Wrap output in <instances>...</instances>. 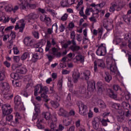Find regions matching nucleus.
<instances>
[{
    "mask_svg": "<svg viewBox=\"0 0 131 131\" xmlns=\"http://www.w3.org/2000/svg\"><path fill=\"white\" fill-rule=\"evenodd\" d=\"M3 114L4 116L10 115L13 112V108L9 104H3L2 106Z\"/></svg>",
    "mask_w": 131,
    "mask_h": 131,
    "instance_id": "obj_1",
    "label": "nucleus"
},
{
    "mask_svg": "<svg viewBox=\"0 0 131 131\" xmlns=\"http://www.w3.org/2000/svg\"><path fill=\"white\" fill-rule=\"evenodd\" d=\"M78 107H79V113L81 115L83 116H85V115H88V106L85 105V104H83L81 101L79 102L78 103Z\"/></svg>",
    "mask_w": 131,
    "mask_h": 131,
    "instance_id": "obj_2",
    "label": "nucleus"
},
{
    "mask_svg": "<svg viewBox=\"0 0 131 131\" xmlns=\"http://www.w3.org/2000/svg\"><path fill=\"white\" fill-rule=\"evenodd\" d=\"M106 66L113 73H115L117 71V67L115 63H113V61L111 59H106Z\"/></svg>",
    "mask_w": 131,
    "mask_h": 131,
    "instance_id": "obj_3",
    "label": "nucleus"
},
{
    "mask_svg": "<svg viewBox=\"0 0 131 131\" xmlns=\"http://www.w3.org/2000/svg\"><path fill=\"white\" fill-rule=\"evenodd\" d=\"M94 63L95 72H97V71H98V68H100V69H104V68H106V64L102 59H99L97 61H94Z\"/></svg>",
    "mask_w": 131,
    "mask_h": 131,
    "instance_id": "obj_4",
    "label": "nucleus"
},
{
    "mask_svg": "<svg viewBox=\"0 0 131 131\" xmlns=\"http://www.w3.org/2000/svg\"><path fill=\"white\" fill-rule=\"evenodd\" d=\"M14 102L15 105L14 107L15 110H17L19 107H20L21 109H23V102H22V100H21V97L19 95H17L14 97Z\"/></svg>",
    "mask_w": 131,
    "mask_h": 131,
    "instance_id": "obj_5",
    "label": "nucleus"
},
{
    "mask_svg": "<svg viewBox=\"0 0 131 131\" xmlns=\"http://www.w3.org/2000/svg\"><path fill=\"white\" fill-rule=\"evenodd\" d=\"M50 129H45V131H60L64 129V126L62 124L59 125V128L57 126L56 123L52 122L50 124Z\"/></svg>",
    "mask_w": 131,
    "mask_h": 131,
    "instance_id": "obj_6",
    "label": "nucleus"
},
{
    "mask_svg": "<svg viewBox=\"0 0 131 131\" xmlns=\"http://www.w3.org/2000/svg\"><path fill=\"white\" fill-rule=\"evenodd\" d=\"M30 8L32 10L35 9L36 8V5L35 4H29L28 3L23 4L21 3L19 5V9L20 10H25V11H27V7Z\"/></svg>",
    "mask_w": 131,
    "mask_h": 131,
    "instance_id": "obj_7",
    "label": "nucleus"
},
{
    "mask_svg": "<svg viewBox=\"0 0 131 131\" xmlns=\"http://www.w3.org/2000/svg\"><path fill=\"white\" fill-rule=\"evenodd\" d=\"M39 17V15L35 13V12H32V13H30L29 14H28L26 16V18H27V20L28 23H30L31 20H33V21H34V20H36V19H38Z\"/></svg>",
    "mask_w": 131,
    "mask_h": 131,
    "instance_id": "obj_8",
    "label": "nucleus"
},
{
    "mask_svg": "<svg viewBox=\"0 0 131 131\" xmlns=\"http://www.w3.org/2000/svg\"><path fill=\"white\" fill-rule=\"evenodd\" d=\"M40 20L42 22H45V23L47 24V26L51 25V23H52L51 18L48 17L47 15L45 14H42L40 16Z\"/></svg>",
    "mask_w": 131,
    "mask_h": 131,
    "instance_id": "obj_9",
    "label": "nucleus"
},
{
    "mask_svg": "<svg viewBox=\"0 0 131 131\" xmlns=\"http://www.w3.org/2000/svg\"><path fill=\"white\" fill-rule=\"evenodd\" d=\"M49 92V88L47 86H44L43 89H41V90L39 91L38 94H40L41 98L43 99H47L48 98V92Z\"/></svg>",
    "mask_w": 131,
    "mask_h": 131,
    "instance_id": "obj_10",
    "label": "nucleus"
},
{
    "mask_svg": "<svg viewBox=\"0 0 131 131\" xmlns=\"http://www.w3.org/2000/svg\"><path fill=\"white\" fill-rule=\"evenodd\" d=\"M106 95L111 99H114V100L117 99V94L114 92L111 89H106Z\"/></svg>",
    "mask_w": 131,
    "mask_h": 131,
    "instance_id": "obj_11",
    "label": "nucleus"
},
{
    "mask_svg": "<svg viewBox=\"0 0 131 131\" xmlns=\"http://www.w3.org/2000/svg\"><path fill=\"white\" fill-rule=\"evenodd\" d=\"M88 89L91 92H94L96 90V82L94 80L91 81H88Z\"/></svg>",
    "mask_w": 131,
    "mask_h": 131,
    "instance_id": "obj_12",
    "label": "nucleus"
},
{
    "mask_svg": "<svg viewBox=\"0 0 131 131\" xmlns=\"http://www.w3.org/2000/svg\"><path fill=\"white\" fill-rule=\"evenodd\" d=\"M96 13H93L92 16L89 18L90 21L91 22H93L94 23H96L97 22V19L99 18V13L100 10H98V9H96Z\"/></svg>",
    "mask_w": 131,
    "mask_h": 131,
    "instance_id": "obj_13",
    "label": "nucleus"
},
{
    "mask_svg": "<svg viewBox=\"0 0 131 131\" xmlns=\"http://www.w3.org/2000/svg\"><path fill=\"white\" fill-rule=\"evenodd\" d=\"M73 81L74 83H77L78 82V79H79V77H80V75H79V72H78V70H76L73 72Z\"/></svg>",
    "mask_w": 131,
    "mask_h": 131,
    "instance_id": "obj_14",
    "label": "nucleus"
},
{
    "mask_svg": "<svg viewBox=\"0 0 131 131\" xmlns=\"http://www.w3.org/2000/svg\"><path fill=\"white\" fill-rule=\"evenodd\" d=\"M106 53H107L106 48H102L101 47H99L96 51V54L97 56H105V55H106Z\"/></svg>",
    "mask_w": 131,
    "mask_h": 131,
    "instance_id": "obj_15",
    "label": "nucleus"
},
{
    "mask_svg": "<svg viewBox=\"0 0 131 131\" xmlns=\"http://www.w3.org/2000/svg\"><path fill=\"white\" fill-rule=\"evenodd\" d=\"M16 72L20 74H26L27 69L22 65H19L18 69L16 70Z\"/></svg>",
    "mask_w": 131,
    "mask_h": 131,
    "instance_id": "obj_16",
    "label": "nucleus"
},
{
    "mask_svg": "<svg viewBox=\"0 0 131 131\" xmlns=\"http://www.w3.org/2000/svg\"><path fill=\"white\" fill-rule=\"evenodd\" d=\"M70 38L72 40L68 41V45H71V43L75 45V32L74 31H72L71 32Z\"/></svg>",
    "mask_w": 131,
    "mask_h": 131,
    "instance_id": "obj_17",
    "label": "nucleus"
},
{
    "mask_svg": "<svg viewBox=\"0 0 131 131\" xmlns=\"http://www.w3.org/2000/svg\"><path fill=\"white\" fill-rule=\"evenodd\" d=\"M118 9H120V8H119L118 6H117V4H116V3L115 2L113 3L112 4V6L110 8V12H111V13H112L113 12H114L115 10H116L117 11H119Z\"/></svg>",
    "mask_w": 131,
    "mask_h": 131,
    "instance_id": "obj_18",
    "label": "nucleus"
},
{
    "mask_svg": "<svg viewBox=\"0 0 131 131\" xmlns=\"http://www.w3.org/2000/svg\"><path fill=\"white\" fill-rule=\"evenodd\" d=\"M123 20L128 24L131 25V16L129 15H125L123 16Z\"/></svg>",
    "mask_w": 131,
    "mask_h": 131,
    "instance_id": "obj_19",
    "label": "nucleus"
},
{
    "mask_svg": "<svg viewBox=\"0 0 131 131\" xmlns=\"http://www.w3.org/2000/svg\"><path fill=\"white\" fill-rule=\"evenodd\" d=\"M73 45L70 47V49L72 51V52H76L80 49V47L76 45V41H75V44L71 43Z\"/></svg>",
    "mask_w": 131,
    "mask_h": 131,
    "instance_id": "obj_20",
    "label": "nucleus"
},
{
    "mask_svg": "<svg viewBox=\"0 0 131 131\" xmlns=\"http://www.w3.org/2000/svg\"><path fill=\"white\" fill-rule=\"evenodd\" d=\"M97 119L99 120V118H95L94 119V120L92 121V125L94 129H98L99 126H100V124L98 122H97Z\"/></svg>",
    "mask_w": 131,
    "mask_h": 131,
    "instance_id": "obj_21",
    "label": "nucleus"
},
{
    "mask_svg": "<svg viewBox=\"0 0 131 131\" xmlns=\"http://www.w3.org/2000/svg\"><path fill=\"white\" fill-rule=\"evenodd\" d=\"M58 115H59V116H62V117H68L67 112L64 110L62 107L59 109Z\"/></svg>",
    "mask_w": 131,
    "mask_h": 131,
    "instance_id": "obj_22",
    "label": "nucleus"
},
{
    "mask_svg": "<svg viewBox=\"0 0 131 131\" xmlns=\"http://www.w3.org/2000/svg\"><path fill=\"white\" fill-rule=\"evenodd\" d=\"M39 89H40V91L41 89L43 90V86H42V84H37L35 86V88L34 90V96H35L36 97V96H37V93H38V91H39Z\"/></svg>",
    "mask_w": 131,
    "mask_h": 131,
    "instance_id": "obj_23",
    "label": "nucleus"
},
{
    "mask_svg": "<svg viewBox=\"0 0 131 131\" xmlns=\"http://www.w3.org/2000/svg\"><path fill=\"white\" fill-rule=\"evenodd\" d=\"M122 107L123 108H124V109H127V110H131V106L129 103L125 102V101H123L121 103Z\"/></svg>",
    "mask_w": 131,
    "mask_h": 131,
    "instance_id": "obj_24",
    "label": "nucleus"
},
{
    "mask_svg": "<svg viewBox=\"0 0 131 131\" xmlns=\"http://www.w3.org/2000/svg\"><path fill=\"white\" fill-rule=\"evenodd\" d=\"M42 115L43 117H45L46 120L52 121V115H51V113L49 112H46V113L43 114Z\"/></svg>",
    "mask_w": 131,
    "mask_h": 131,
    "instance_id": "obj_25",
    "label": "nucleus"
},
{
    "mask_svg": "<svg viewBox=\"0 0 131 131\" xmlns=\"http://www.w3.org/2000/svg\"><path fill=\"white\" fill-rule=\"evenodd\" d=\"M98 120L99 121L101 122V124L102 125H103V126H107V125H108V124L107 123V122H110V121L108 119H105L104 118L99 119Z\"/></svg>",
    "mask_w": 131,
    "mask_h": 131,
    "instance_id": "obj_26",
    "label": "nucleus"
},
{
    "mask_svg": "<svg viewBox=\"0 0 131 131\" xmlns=\"http://www.w3.org/2000/svg\"><path fill=\"white\" fill-rule=\"evenodd\" d=\"M35 106L34 111L36 113H40V106H41L39 103H34Z\"/></svg>",
    "mask_w": 131,
    "mask_h": 131,
    "instance_id": "obj_27",
    "label": "nucleus"
},
{
    "mask_svg": "<svg viewBox=\"0 0 131 131\" xmlns=\"http://www.w3.org/2000/svg\"><path fill=\"white\" fill-rule=\"evenodd\" d=\"M83 76L85 80H89L91 76V71L87 70L83 73Z\"/></svg>",
    "mask_w": 131,
    "mask_h": 131,
    "instance_id": "obj_28",
    "label": "nucleus"
},
{
    "mask_svg": "<svg viewBox=\"0 0 131 131\" xmlns=\"http://www.w3.org/2000/svg\"><path fill=\"white\" fill-rule=\"evenodd\" d=\"M98 91L99 92L100 94L103 93V84L101 82H98L97 83Z\"/></svg>",
    "mask_w": 131,
    "mask_h": 131,
    "instance_id": "obj_29",
    "label": "nucleus"
},
{
    "mask_svg": "<svg viewBox=\"0 0 131 131\" xmlns=\"http://www.w3.org/2000/svg\"><path fill=\"white\" fill-rule=\"evenodd\" d=\"M105 80L106 81V82H110V81L111 79H112V77H111V75H110V74L108 73V72H105Z\"/></svg>",
    "mask_w": 131,
    "mask_h": 131,
    "instance_id": "obj_30",
    "label": "nucleus"
},
{
    "mask_svg": "<svg viewBox=\"0 0 131 131\" xmlns=\"http://www.w3.org/2000/svg\"><path fill=\"white\" fill-rule=\"evenodd\" d=\"M10 76L11 78H13L15 80H18L20 78V77L19 76V74L18 73H12L10 74Z\"/></svg>",
    "mask_w": 131,
    "mask_h": 131,
    "instance_id": "obj_31",
    "label": "nucleus"
},
{
    "mask_svg": "<svg viewBox=\"0 0 131 131\" xmlns=\"http://www.w3.org/2000/svg\"><path fill=\"white\" fill-rule=\"evenodd\" d=\"M50 104L53 107V108H55V109H57L59 106H60V104L58 103L57 101H54L53 100L50 101Z\"/></svg>",
    "mask_w": 131,
    "mask_h": 131,
    "instance_id": "obj_32",
    "label": "nucleus"
},
{
    "mask_svg": "<svg viewBox=\"0 0 131 131\" xmlns=\"http://www.w3.org/2000/svg\"><path fill=\"white\" fill-rule=\"evenodd\" d=\"M5 78H6V73H5V71H0V81L5 80Z\"/></svg>",
    "mask_w": 131,
    "mask_h": 131,
    "instance_id": "obj_33",
    "label": "nucleus"
},
{
    "mask_svg": "<svg viewBox=\"0 0 131 131\" xmlns=\"http://www.w3.org/2000/svg\"><path fill=\"white\" fill-rule=\"evenodd\" d=\"M29 57V53L28 52H25L21 57V60L22 61H24V60H26L27 58Z\"/></svg>",
    "mask_w": 131,
    "mask_h": 131,
    "instance_id": "obj_34",
    "label": "nucleus"
},
{
    "mask_svg": "<svg viewBox=\"0 0 131 131\" xmlns=\"http://www.w3.org/2000/svg\"><path fill=\"white\" fill-rule=\"evenodd\" d=\"M60 3L61 6L62 8H66L67 7H69V5H68V1H67V0H62Z\"/></svg>",
    "mask_w": 131,
    "mask_h": 131,
    "instance_id": "obj_35",
    "label": "nucleus"
},
{
    "mask_svg": "<svg viewBox=\"0 0 131 131\" xmlns=\"http://www.w3.org/2000/svg\"><path fill=\"white\" fill-rule=\"evenodd\" d=\"M24 43L27 47H30V38L29 37H26L24 39Z\"/></svg>",
    "mask_w": 131,
    "mask_h": 131,
    "instance_id": "obj_36",
    "label": "nucleus"
},
{
    "mask_svg": "<svg viewBox=\"0 0 131 131\" xmlns=\"http://www.w3.org/2000/svg\"><path fill=\"white\" fill-rule=\"evenodd\" d=\"M37 60H38V54L35 53L34 54H33V56L32 58V62H33V63H35V62H36Z\"/></svg>",
    "mask_w": 131,
    "mask_h": 131,
    "instance_id": "obj_37",
    "label": "nucleus"
},
{
    "mask_svg": "<svg viewBox=\"0 0 131 131\" xmlns=\"http://www.w3.org/2000/svg\"><path fill=\"white\" fill-rule=\"evenodd\" d=\"M57 85L59 88V91H62V85H63V79H61L60 80H58L57 83Z\"/></svg>",
    "mask_w": 131,
    "mask_h": 131,
    "instance_id": "obj_38",
    "label": "nucleus"
},
{
    "mask_svg": "<svg viewBox=\"0 0 131 131\" xmlns=\"http://www.w3.org/2000/svg\"><path fill=\"white\" fill-rule=\"evenodd\" d=\"M2 88L3 89H4V90H6L7 91V90H9V89H10V85L7 82H3L2 83Z\"/></svg>",
    "mask_w": 131,
    "mask_h": 131,
    "instance_id": "obj_39",
    "label": "nucleus"
},
{
    "mask_svg": "<svg viewBox=\"0 0 131 131\" xmlns=\"http://www.w3.org/2000/svg\"><path fill=\"white\" fill-rule=\"evenodd\" d=\"M90 12H95V11H94V9H93V8H87L85 11V15H86V16H90V15H91Z\"/></svg>",
    "mask_w": 131,
    "mask_h": 131,
    "instance_id": "obj_40",
    "label": "nucleus"
},
{
    "mask_svg": "<svg viewBox=\"0 0 131 131\" xmlns=\"http://www.w3.org/2000/svg\"><path fill=\"white\" fill-rule=\"evenodd\" d=\"M99 107L101 109L106 108V103H105V102L101 100L99 103Z\"/></svg>",
    "mask_w": 131,
    "mask_h": 131,
    "instance_id": "obj_41",
    "label": "nucleus"
},
{
    "mask_svg": "<svg viewBox=\"0 0 131 131\" xmlns=\"http://www.w3.org/2000/svg\"><path fill=\"white\" fill-rule=\"evenodd\" d=\"M20 66L18 64H12L11 66V69L13 71H15V70H17V69H19V67Z\"/></svg>",
    "mask_w": 131,
    "mask_h": 131,
    "instance_id": "obj_42",
    "label": "nucleus"
},
{
    "mask_svg": "<svg viewBox=\"0 0 131 131\" xmlns=\"http://www.w3.org/2000/svg\"><path fill=\"white\" fill-rule=\"evenodd\" d=\"M32 34L35 38H36L37 39L39 38V33L38 32L33 31Z\"/></svg>",
    "mask_w": 131,
    "mask_h": 131,
    "instance_id": "obj_43",
    "label": "nucleus"
},
{
    "mask_svg": "<svg viewBox=\"0 0 131 131\" xmlns=\"http://www.w3.org/2000/svg\"><path fill=\"white\" fill-rule=\"evenodd\" d=\"M79 94H81L82 95L85 94V88L84 87H80L79 88Z\"/></svg>",
    "mask_w": 131,
    "mask_h": 131,
    "instance_id": "obj_44",
    "label": "nucleus"
},
{
    "mask_svg": "<svg viewBox=\"0 0 131 131\" xmlns=\"http://www.w3.org/2000/svg\"><path fill=\"white\" fill-rule=\"evenodd\" d=\"M114 43H115V45H119L121 42V38H116L114 39L113 41Z\"/></svg>",
    "mask_w": 131,
    "mask_h": 131,
    "instance_id": "obj_45",
    "label": "nucleus"
},
{
    "mask_svg": "<svg viewBox=\"0 0 131 131\" xmlns=\"http://www.w3.org/2000/svg\"><path fill=\"white\" fill-rule=\"evenodd\" d=\"M98 40H100L101 39V38L102 37V33H103V30L102 29H98Z\"/></svg>",
    "mask_w": 131,
    "mask_h": 131,
    "instance_id": "obj_46",
    "label": "nucleus"
},
{
    "mask_svg": "<svg viewBox=\"0 0 131 131\" xmlns=\"http://www.w3.org/2000/svg\"><path fill=\"white\" fill-rule=\"evenodd\" d=\"M112 107L114 109H116L117 110H119V108H120V104H117V103H114L112 104Z\"/></svg>",
    "mask_w": 131,
    "mask_h": 131,
    "instance_id": "obj_47",
    "label": "nucleus"
},
{
    "mask_svg": "<svg viewBox=\"0 0 131 131\" xmlns=\"http://www.w3.org/2000/svg\"><path fill=\"white\" fill-rule=\"evenodd\" d=\"M6 119L7 121H9V122H11L13 120V115H7L6 117Z\"/></svg>",
    "mask_w": 131,
    "mask_h": 131,
    "instance_id": "obj_48",
    "label": "nucleus"
},
{
    "mask_svg": "<svg viewBox=\"0 0 131 131\" xmlns=\"http://www.w3.org/2000/svg\"><path fill=\"white\" fill-rule=\"evenodd\" d=\"M20 94L21 95H22V96H24V97H26V98H28V96H29V95H28V93L25 90L22 91Z\"/></svg>",
    "mask_w": 131,
    "mask_h": 131,
    "instance_id": "obj_49",
    "label": "nucleus"
},
{
    "mask_svg": "<svg viewBox=\"0 0 131 131\" xmlns=\"http://www.w3.org/2000/svg\"><path fill=\"white\" fill-rule=\"evenodd\" d=\"M25 27V24L24 23H21L19 27V32H23V30H24V28Z\"/></svg>",
    "mask_w": 131,
    "mask_h": 131,
    "instance_id": "obj_50",
    "label": "nucleus"
},
{
    "mask_svg": "<svg viewBox=\"0 0 131 131\" xmlns=\"http://www.w3.org/2000/svg\"><path fill=\"white\" fill-rule=\"evenodd\" d=\"M78 60L81 63H83L84 62V56L82 55H78Z\"/></svg>",
    "mask_w": 131,
    "mask_h": 131,
    "instance_id": "obj_51",
    "label": "nucleus"
},
{
    "mask_svg": "<svg viewBox=\"0 0 131 131\" xmlns=\"http://www.w3.org/2000/svg\"><path fill=\"white\" fill-rule=\"evenodd\" d=\"M67 18H68V14L66 13L61 17L60 20H61V21H66V20H67Z\"/></svg>",
    "mask_w": 131,
    "mask_h": 131,
    "instance_id": "obj_52",
    "label": "nucleus"
},
{
    "mask_svg": "<svg viewBox=\"0 0 131 131\" xmlns=\"http://www.w3.org/2000/svg\"><path fill=\"white\" fill-rule=\"evenodd\" d=\"M20 5H21V4H18V6H14V7L13 8L11 9V10H12V11H13V13H15L16 11H18V10H19V8H20Z\"/></svg>",
    "mask_w": 131,
    "mask_h": 131,
    "instance_id": "obj_53",
    "label": "nucleus"
},
{
    "mask_svg": "<svg viewBox=\"0 0 131 131\" xmlns=\"http://www.w3.org/2000/svg\"><path fill=\"white\" fill-rule=\"evenodd\" d=\"M38 120H39L38 119V121H37V126L38 128H39V129H41L43 128V125H41V124L39 123V121Z\"/></svg>",
    "mask_w": 131,
    "mask_h": 131,
    "instance_id": "obj_54",
    "label": "nucleus"
},
{
    "mask_svg": "<svg viewBox=\"0 0 131 131\" xmlns=\"http://www.w3.org/2000/svg\"><path fill=\"white\" fill-rule=\"evenodd\" d=\"M83 4V0H80L79 2H78L77 6V10L78 11H79L80 9L79 8L80 6H81Z\"/></svg>",
    "mask_w": 131,
    "mask_h": 131,
    "instance_id": "obj_55",
    "label": "nucleus"
},
{
    "mask_svg": "<svg viewBox=\"0 0 131 131\" xmlns=\"http://www.w3.org/2000/svg\"><path fill=\"white\" fill-rule=\"evenodd\" d=\"M123 94H124V95H123V96H124V95H125V100H126V101H128V100H129V98H130L129 94L125 95V91H123Z\"/></svg>",
    "mask_w": 131,
    "mask_h": 131,
    "instance_id": "obj_56",
    "label": "nucleus"
},
{
    "mask_svg": "<svg viewBox=\"0 0 131 131\" xmlns=\"http://www.w3.org/2000/svg\"><path fill=\"white\" fill-rule=\"evenodd\" d=\"M83 9H84V7L83 6L81 8V10H79V14L81 17L84 15V13H83Z\"/></svg>",
    "mask_w": 131,
    "mask_h": 131,
    "instance_id": "obj_57",
    "label": "nucleus"
},
{
    "mask_svg": "<svg viewBox=\"0 0 131 131\" xmlns=\"http://www.w3.org/2000/svg\"><path fill=\"white\" fill-rule=\"evenodd\" d=\"M4 29H5V27H1L0 28V36H3L4 35Z\"/></svg>",
    "mask_w": 131,
    "mask_h": 131,
    "instance_id": "obj_58",
    "label": "nucleus"
},
{
    "mask_svg": "<svg viewBox=\"0 0 131 131\" xmlns=\"http://www.w3.org/2000/svg\"><path fill=\"white\" fill-rule=\"evenodd\" d=\"M53 55L56 58H60L61 56H62V54H61V52H56L53 54Z\"/></svg>",
    "mask_w": 131,
    "mask_h": 131,
    "instance_id": "obj_59",
    "label": "nucleus"
},
{
    "mask_svg": "<svg viewBox=\"0 0 131 131\" xmlns=\"http://www.w3.org/2000/svg\"><path fill=\"white\" fill-rule=\"evenodd\" d=\"M46 57H47L49 62H52V61H53V59H54L53 56L50 55L49 54H46Z\"/></svg>",
    "mask_w": 131,
    "mask_h": 131,
    "instance_id": "obj_60",
    "label": "nucleus"
},
{
    "mask_svg": "<svg viewBox=\"0 0 131 131\" xmlns=\"http://www.w3.org/2000/svg\"><path fill=\"white\" fill-rule=\"evenodd\" d=\"M106 5V2H103L100 4L96 5V6H98L99 8H103V7Z\"/></svg>",
    "mask_w": 131,
    "mask_h": 131,
    "instance_id": "obj_61",
    "label": "nucleus"
},
{
    "mask_svg": "<svg viewBox=\"0 0 131 131\" xmlns=\"http://www.w3.org/2000/svg\"><path fill=\"white\" fill-rule=\"evenodd\" d=\"M59 29L60 32H63V31L65 30V27L64 26V25L61 24V26L59 27Z\"/></svg>",
    "mask_w": 131,
    "mask_h": 131,
    "instance_id": "obj_62",
    "label": "nucleus"
},
{
    "mask_svg": "<svg viewBox=\"0 0 131 131\" xmlns=\"http://www.w3.org/2000/svg\"><path fill=\"white\" fill-rule=\"evenodd\" d=\"M13 50L14 51V54L15 55H17V54L19 53V50H18V48L17 47H13Z\"/></svg>",
    "mask_w": 131,
    "mask_h": 131,
    "instance_id": "obj_63",
    "label": "nucleus"
},
{
    "mask_svg": "<svg viewBox=\"0 0 131 131\" xmlns=\"http://www.w3.org/2000/svg\"><path fill=\"white\" fill-rule=\"evenodd\" d=\"M124 120V118L122 116H121L118 118V121H119V122H122V121H123Z\"/></svg>",
    "mask_w": 131,
    "mask_h": 131,
    "instance_id": "obj_64",
    "label": "nucleus"
}]
</instances>
